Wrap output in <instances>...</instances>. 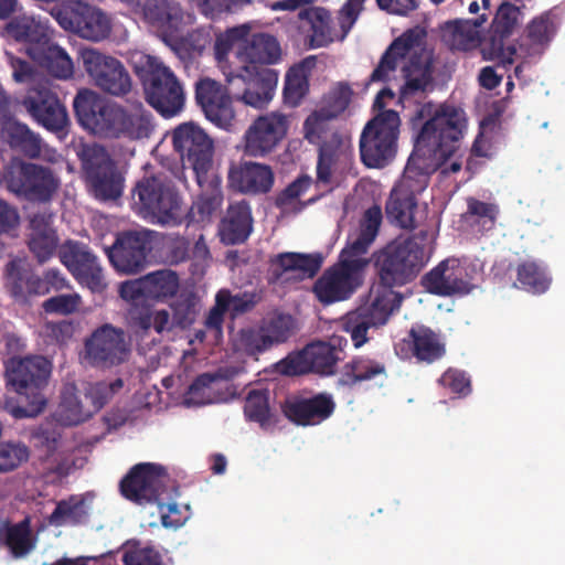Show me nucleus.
Listing matches in <instances>:
<instances>
[{
    "label": "nucleus",
    "instance_id": "1",
    "mask_svg": "<svg viewBox=\"0 0 565 565\" xmlns=\"http://www.w3.org/2000/svg\"><path fill=\"white\" fill-rule=\"evenodd\" d=\"M431 250L428 231L420 230L397 236L373 254L379 282L372 289V299L349 312L343 322L354 348L367 342L369 329L385 324L401 308L403 295L394 288L413 282L429 262Z\"/></svg>",
    "mask_w": 565,
    "mask_h": 565
},
{
    "label": "nucleus",
    "instance_id": "2",
    "mask_svg": "<svg viewBox=\"0 0 565 565\" xmlns=\"http://www.w3.org/2000/svg\"><path fill=\"white\" fill-rule=\"evenodd\" d=\"M466 129L467 117L462 109L450 105L438 106L420 127L404 173L394 188L417 201L433 173L458 150Z\"/></svg>",
    "mask_w": 565,
    "mask_h": 565
},
{
    "label": "nucleus",
    "instance_id": "3",
    "mask_svg": "<svg viewBox=\"0 0 565 565\" xmlns=\"http://www.w3.org/2000/svg\"><path fill=\"white\" fill-rule=\"evenodd\" d=\"M381 223V206L373 205L365 210L358 234L349 238L339 262L327 268L313 285L312 291L320 302L329 305L352 296L360 285L359 273L369 264L364 255L377 237Z\"/></svg>",
    "mask_w": 565,
    "mask_h": 565
},
{
    "label": "nucleus",
    "instance_id": "4",
    "mask_svg": "<svg viewBox=\"0 0 565 565\" xmlns=\"http://www.w3.org/2000/svg\"><path fill=\"white\" fill-rule=\"evenodd\" d=\"M237 57L242 65L236 73H230L226 78L242 79L245 84L241 96L243 103L254 108H265L274 96L278 82V73L268 65L276 64L281 58L279 41L265 32L252 33L239 42Z\"/></svg>",
    "mask_w": 565,
    "mask_h": 565
},
{
    "label": "nucleus",
    "instance_id": "5",
    "mask_svg": "<svg viewBox=\"0 0 565 565\" xmlns=\"http://www.w3.org/2000/svg\"><path fill=\"white\" fill-rule=\"evenodd\" d=\"M130 64L141 82L147 103L158 114L171 118L184 109V86L169 66L143 52L131 54Z\"/></svg>",
    "mask_w": 565,
    "mask_h": 565
},
{
    "label": "nucleus",
    "instance_id": "6",
    "mask_svg": "<svg viewBox=\"0 0 565 565\" xmlns=\"http://www.w3.org/2000/svg\"><path fill=\"white\" fill-rule=\"evenodd\" d=\"M131 210L142 220L158 225L181 223L182 198L164 174L145 175L131 190Z\"/></svg>",
    "mask_w": 565,
    "mask_h": 565
},
{
    "label": "nucleus",
    "instance_id": "7",
    "mask_svg": "<svg viewBox=\"0 0 565 565\" xmlns=\"http://www.w3.org/2000/svg\"><path fill=\"white\" fill-rule=\"evenodd\" d=\"M401 118L395 110L380 111L363 127L359 140L361 162L371 169L386 167L395 157Z\"/></svg>",
    "mask_w": 565,
    "mask_h": 565
},
{
    "label": "nucleus",
    "instance_id": "8",
    "mask_svg": "<svg viewBox=\"0 0 565 565\" xmlns=\"http://www.w3.org/2000/svg\"><path fill=\"white\" fill-rule=\"evenodd\" d=\"M9 191L34 204H50L61 188V178L47 166L20 161L9 173Z\"/></svg>",
    "mask_w": 565,
    "mask_h": 565
},
{
    "label": "nucleus",
    "instance_id": "9",
    "mask_svg": "<svg viewBox=\"0 0 565 565\" xmlns=\"http://www.w3.org/2000/svg\"><path fill=\"white\" fill-rule=\"evenodd\" d=\"M171 138L183 167L192 169L196 182L207 181L213 172L214 143L204 129L192 121L181 122L172 130Z\"/></svg>",
    "mask_w": 565,
    "mask_h": 565
},
{
    "label": "nucleus",
    "instance_id": "10",
    "mask_svg": "<svg viewBox=\"0 0 565 565\" xmlns=\"http://www.w3.org/2000/svg\"><path fill=\"white\" fill-rule=\"evenodd\" d=\"M342 341L334 335L329 342H313L289 354L280 363L282 374L290 376L308 373L322 376L335 374L337 364L342 360Z\"/></svg>",
    "mask_w": 565,
    "mask_h": 565
},
{
    "label": "nucleus",
    "instance_id": "11",
    "mask_svg": "<svg viewBox=\"0 0 565 565\" xmlns=\"http://www.w3.org/2000/svg\"><path fill=\"white\" fill-rule=\"evenodd\" d=\"M79 57L86 74L100 92L124 97L131 90L129 71L120 60L97 49H82Z\"/></svg>",
    "mask_w": 565,
    "mask_h": 565
},
{
    "label": "nucleus",
    "instance_id": "12",
    "mask_svg": "<svg viewBox=\"0 0 565 565\" xmlns=\"http://www.w3.org/2000/svg\"><path fill=\"white\" fill-rule=\"evenodd\" d=\"M64 30L79 38L98 42L109 36L111 22L99 8L83 1H71L52 12Z\"/></svg>",
    "mask_w": 565,
    "mask_h": 565
},
{
    "label": "nucleus",
    "instance_id": "13",
    "mask_svg": "<svg viewBox=\"0 0 565 565\" xmlns=\"http://www.w3.org/2000/svg\"><path fill=\"white\" fill-rule=\"evenodd\" d=\"M77 154L97 198L114 200L121 195L122 179L117 171L115 161L103 146L82 145Z\"/></svg>",
    "mask_w": 565,
    "mask_h": 565
},
{
    "label": "nucleus",
    "instance_id": "14",
    "mask_svg": "<svg viewBox=\"0 0 565 565\" xmlns=\"http://www.w3.org/2000/svg\"><path fill=\"white\" fill-rule=\"evenodd\" d=\"M153 233L150 230L119 233L114 244L105 247V254L113 267L124 274L141 271L152 248Z\"/></svg>",
    "mask_w": 565,
    "mask_h": 565
},
{
    "label": "nucleus",
    "instance_id": "15",
    "mask_svg": "<svg viewBox=\"0 0 565 565\" xmlns=\"http://www.w3.org/2000/svg\"><path fill=\"white\" fill-rule=\"evenodd\" d=\"M166 469L156 463L141 462L132 466L120 480L121 495L136 504L146 505L159 501L166 491Z\"/></svg>",
    "mask_w": 565,
    "mask_h": 565
},
{
    "label": "nucleus",
    "instance_id": "16",
    "mask_svg": "<svg viewBox=\"0 0 565 565\" xmlns=\"http://www.w3.org/2000/svg\"><path fill=\"white\" fill-rule=\"evenodd\" d=\"M19 105L43 128L57 134L70 124L66 107L58 95L44 85H34L26 89Z\"/></svg>",
    "mask_w": 565,
    "mask_h": 565
},
{
    "label": "nucleus",
    "instance_id": "17",
    "mask_svg": "<svg viewBox=\"0 0 565 565\" xmlns=\"http://www.w3.org/2000/svg\"><path fill=\"white\" fill-rule=\"evenodd\" d=\"M288 117L271 111L255 118L243 136V152L250 157H266L286 138Z\"/></svg>",
    "mask_w": 565,
    "mask_h": 565
},
{
    "label": "nucleus",
    "instance_id": "18",
    "mask_svg": "<svg viewBox=\"0 0 565 565\" xmlns=\"http://www.w3.org/2000/svg\"><path fill=\"white\" fill-rule=\"evenodd\" d=\"M52 363L43 355L13 356L6 363L8 384L20 396H43Z\"/></svg>",
    "mask_w": 565,
    "mask_h": 565
},
{
    "label": "nucleus",
    "instance_id": "19",
    "mask_svg": "<svg viewBox=\"0 0 565 565\" xmlns=\"http://www.w3.org/2000/svg\"><path fill=\"white\" fill-rule=\"evenodd\" d=\"M128 355L126 332L113 324H102L85 341V358L95 367H113L126 361Z\"/></svg>",
    "mask_w": 565,
    "mask_h": 565
},
{
    "label": "nucleus",
    "instance_id": "20",
    "mask_svg": "<svg viewBox=\"0 0 565 565\" xmlns=\"http://www.w3.org/2000/svg\"><path fill=\"white\" fill-rule=\"evenodd\" d=\"M60 259L81 286L97 294L107 288L100 262L86 244L66 242L61 247Z\"/></svg>",
    "mask_w": 565,
    "mask_h": 565
},
{
    "label": "nucleus",
    "instance_id": "21",
    "mask_svg": "<svg viewBox=\"0 0 565 565\" xmlns=\"http://www.w3.org/2000/svg\"><path fill=\"white\" fill-rule=\"evenodd\" d=\"M520 4L502 1L492 19L489 32L483 36V53L503 63H513L516 49L507 44L520 22Z\"/></svg>",
    "mask_w": 565,
    "mask_h": 565
},
{
    "label": "nucleus",
    "instance_id": "22",
    "mask_svg": "<svg viewBox=\"0 0 565 565\" xmlns=\"http://www.w3.org/2000/svg\"><path fill=\"white\" fill-rule=\"evenodd\" d=\"M153 130L152 115L141 102L129 108L113 104L104 137L135 141L149 138Z\"/></svg>",
    "mask_w": 565,
    "mask_h": 565
},
{
    "label": "nucleus",
    "instance_id": "23",
    "mask_svg": "<svg viewBox=\"0 0 565 565\" xmlns=\"http://www.w3.org/2000/svg\"><path fill=\"white\" fill-rule=\"evenodd\" d=\"M298 19L310 25V49H323L333 42H342L354 26L341 10L338 11L337 26L331 12L324 7L317 6L300 9Z\"/></svg>",
    "mask_w": 565,
    "mask_h": 565
},
{
    "label": "nucleus",
    "instance_id": "24",
    "mask_svg": "<svg viewBox=\"0 0 565 565\" xmlns=\"http://www.w3.org/2000/svg\"><path fill=\"white\" fill-rule=\"evenodd\" d=\"M139 7L145 22L156 28L164 41L193 22L192 14L177 0H141Z\"/></svg>",
    "mask_w": 565,
    "mask_h": 565
},
{
    "label": "nucleus",
    "instance_id": "25",
    "mask_svg": "<svg viewBox=\"0 0 565 565\" xmlns=\"http://www.w3.org/2000/svg\"><path fill=\"white\" fill-rule=\"evenodd\" d=\"M195 102L207 120L215 126L228 129L235 119L233 99L227 88L211 78H202L195 84Z\"/></svg>",
    "mask_w": 565,
    "mask_h": 565
},
{
    "label": "nucleus",
    "instance_id": "26",
    "mask_svg": "<svg viewBox=\"0 0 565 565\" xmlns=\"http://www.w3.org/2000/svg\"><path fill=\"white\" fill-rule=\"evenodd\" d=\"M335 409V403L326 392L316 393L315 395H290L281 404L282 414L294 423L301 427L308 425H320L329 418Z\"/></svg>",
    "mask_w": 565,
    "mask_h": 565
},
{
    "label": "nucleus",
    "instance_id": "27",
    "mask_svg": "<svg viewBox=\"0 0 565 565\" xmlns=\"http://www.w3.org/2000/svg\"><path fill=\"white\" fill-rule=\"evenodd\" d=\"M423 287L437 296L467 295L473 285L467 268L458 260H443L422 278Z\"/></svg>",
    "mask_w": 565,
    "mask_h": 565
},
{
    "label": "nucleus",
    "instance_id": "28",
    "mask_svg": "<svg viewBox=\"0 0 565 565\" xmlns=\"http://www.w3.org/2000/svg\"><path fill=\"white\" fill-rule=\"evenodd\" d=\"M7 275L11 280L12 296L15 298L26 295L44 296L52 291L70 288L66 278L57 268H49L43 271L42 276L23 274L17 262L12 260L7 265Z\"/></svg>",
    "mask_w": 565,
    "mask_h": 565
},
{
    "label": "nucleus",
    "instance_id": "29",
    "mask_svg": "<svg viewBox=\"0 0 565 565\" xmlns=\"http://www.w3.org/2000/svg\"><path fill=\"white\" fill-rule=\"evenodd\" d=\"M113 105L92 89H79L73 98V110L78 124L93 134L104 137Z\"/></svg>",
    "mask_w": 565,
    "mask_h": 565
},
{
    "label": "nucleus",
    "instance_id": "30",
    "mask_svg": "<svg viewBox=\"0 0 565 565\" xmlns=\"http://www.w3.org/2000/svg\"><path fill=\"white\" fill-rule=\"evenodd\" d=\"M274 179L271 168L256 161H241L228 171V184L243 194H267L274 184Z\"/></svg>",
    "mask_w": 565,
    "mask_h": 565
},
{
    "label": "nucleus",
    "instance_id": "31",
    "mask_svg": "<svg viewBox=\"0 0 565 565\" xmlns=\"http://www.w3.org/2000/svg\"><path fill=\"white\" fill-rule=\"evenodd\" d=\"M483 13L477 19H457L448 21L440 26V38L445 45L451 51H471L483 45L482 29L487 22Z\"/></svg>",
    "mask_w": 565,
    "mask_h": 565
},
{
    "label": "nucleus",
    "instance_id": "32",
    "mask_svg": "<svg viewBox=\"0 0 565 565\" xmlns=\"http://www.w3.org/2000/svg\"><path fill=\"white\" fill-rule=\"evenodd\" d=\"M402 344L406 349L405 355L419 363L430 364L446 354V345L439 333L426 326L411 328Z\"/></svg>",
    "mask_w": 565,
    "mask_h": 565
},
{
    "label": "nucleus",
    "instance_id": "33",
    "mask_svg": "<svg viewBox=\"0 0 565 565\" xmlns=\"http://www.w3.org/2000/svg\"><path fill=\"white\" fill-rule=\"evenodd\" d=\"M349 160L350 153L338 135H333L328 142H322L317 162V185L331 191L335 173L342 166H347Z\"/></svg>",
    "mask_w": 565,
    "mask_h": 565
},
{
    "label": "nucleus",
    "instance_id": "34",
    "mask_svg": "<svg viewBox=\"0 0 565 565\" xmlns=\"http://www.w3.org/2000/svg\"><path fill=\"white\" fill-rule=\"evenodd\" d=\"M322 265L323 256L319 253H281L270 259V271L275 281L288 271H296L299 279H312Z\"/></svg>",
    "mask_w": 565,
    "mask_h": 565
},
{
    "label": "nucleus",
    "instance_id": "35",
    "mask_svg": "<svg viewBox=\"0 0 565 565\" xmlns=\"http://www.w3.org/2000/svg\"><path fill=\"white\" fill-rule=\"evenodd\" d=\"M386 375L383 361L367 355H358L343 364L335 384L338 387L352 388L359 383L386 377Z\"/></svg>",
    "mask_w": 565,
    "mask_h": 565
},
{
    "label": "nucleus",
    "instance_id": "36",
    "mask_svg": "<svg viewBox=\"0 0 565 565\" xmlns=\"http://www.w3.org/2000/svg\"><path fill=\"white\" fill-rule=\"evenodd\" d=\"M252 230L253 216L248 202L242 200L231 204L220 226L222 241L226 244L243 243Z\"/></svg>",
    "mask_w": 565,
    "mask_h": 565
},
{
    "label": "nucleus",
    "instance_id": "37",
    "mask_svg": "<svg viewBox=\"0 0 565 565\" xmlns=\"http://www.w3.org/2000/svg\"><path fill=\"white\" fill-rule=\"evenodd\" d=\"M26 54L54 78L66 81L74 74L72 57L51 39L42 47L26 49Z\"/></svg>",
    "mask_w": 565,
    "mask_h": 565
},
{
    "label": "nucleus",
    "instance_id": "38",
    "mask_svg": "<svg viewBox=\"0 0 565 565\" xmlns=\"http://www.w3.org/2000/svg\"><path fill=\"white\" fill-rule=\"evenodd\" d=\"M7 33L15 41L28 44L26 49L43 47L51 39L46 21L30 15H18L6 26Z\"/></svg>",
    "mask_w": 565,
    "mask_h": 565
},
{
    "label": "nucleus",
    "instance_id": "39",
    "mask_svg": "<svg viewBox=\"0 0 565 565\" xmlns=\"http://www.w3.org/2000/svg\"><path fill=\"white\" fill-rule=\"evenodd\" d=\"M415 43L412 32H405L394 39L380 58V63L370 76L371 83H384L388 81L392 72L396 71L398 63L406 58Z\"/></svg>",
    "mask_w": 565,
    "mask_h": 565
},
{
    "label": "nucleus",
    "instance_id": "40",
    "mask_svg": "<svg viewBox=\"0 0 565 565\" xmlns=\"http://www.w3.org/2000/svg\"><path fill=\"white\" fill-rule=\"evenodd\" d=\"M516 278L513 286L523 291L541 295L551 288L547 267L533 258L522 259L515 266Z\"/></svg>",
    "mask_w": 565,
    "mask_h": 565
},
{
    "label": "nucleus",
    "instance_id": "41",
    "mask_svg": "<svg viewBox=\"0 0 565 565\" xmlns=\"http://www.w3.org/2000/svg\"><path fill=\"white\" fill-rule=\"evenodd\" d=\"M201 194L190 209L192 220L198 223L210 222L212 215L217 213L223 203L221 180L213 172L209 173V180L198 182Z\"/></svg>",
    "mask_w": 565,
    "mask_h": 565
},
{
    "label": "nucleus",
    "instance_id": "42",
    "mask_svg": "<svg viewBox=\"0 0 565 565\" xmlns=\"http://www.w3.org/2000/svg\"><path fill=\"white\" fill-rule=\"evenodd\" d=\"M405 85L401 88V96L406 98L418 92H424L433 82L431 60L423 55H413L404 67Z\"/></svg>",
    "mask_w": 565,
    "mask_h": 565
},
{
    "label": "nucleus",
    "instance_id": "43",
    "mask_svg": "<svg viewBox=\"0 0 565 565\" xmlns=\"http://www.w3.org/2000/svg\"><path fill=\"white\" fill-rule=\"evenodd\" d=\"M417 209V201L409 199L396 188H392L385 203V214L388 222L401 228H415L414 212Z\"/></svg>",
    "mask_w": 565,
    "mask_h": 565
},
{
    "label": "nucleus",
    "instance_id": "44",
    "mask_svg": "<svg viewBox=\"0 0 565 565\" xmlns=\"http://www.w3.org/2000/svg\"><path fill=\"white\" fill-rule=\"evenodd\" d=\"M3 131L13 149L31 158L40 156L41 138L26 124L10 120L4 125Z\"/></svg>",
    "mask_w": 565,
    "mask_h": 565
},
{
    "label": "nucleus",
    "instance_id": "45",
    "mask_svg": "<svg viewBox=\"0 0 565 565\" xmlns=\"http://www.w3.org/2000/svg\"><path fill=\"white\" fill-rule=\"evenodd\" d=\"M146 298L157 301L174 297L180 288L179 275L171 269H159L143 276Z\"/></svg>",
    "mask_w": 565,
    "mask_h": 565
},
{
    "label": "nucleus",
    "instance_id": "46",
    "mask_svg": "<svg viewBox=\"0 0 565 565\" xmlns=\"http://www.w3.org/2000/svg\"><path fill=\"white\" fill-rule=\"evenodd\" d=\"M1 544L9 547L15 558L28 555L35 547L29 520L8 525L4 529V533L0 530Z\"/></svg>",
    "mask_w": 565,
    "mask_h": 565
},
{
    "label": "nucleus",
    "instance_id": "47",
    "mask_svg": "<svg viewBox=\"0 0 565 565\" xmlns=\"http://www.w3.org/2000/svg\"><path fill=\"white\" fill-rule=\"evenodd\" d=\"M243 412L247 420L256 422L262 428H267L271 423L268 388L249 390L245 396Z\"/></svg>",
    "mask_w": 565,
    "mask_h": 565
},
{
    "label": "nucleus",
    "instance_id": "48",
    "mask_svg": "<svg viewBox=\"0 0 565 565\" xmlns=\"http://www.w3.org/2000/svg\"><path fill=\"white\" fill-rule=\"evenodd\" d=\"M86 515L84 501L71 495L56 503L55 509L47 518V523L53 526L78 525Z\"/></svg>",
    "mask_w": 565,
    "mask_h": 565
},
{
    "label": "nucleus",
    "instance_id": "49",
    "mask_svg": "<svg viewBox=\"0 0 565 565\" xmlns=\"http://www.w3.org/2000/svg\"><path fill=\"white\" fill-rule=\"evenodd\" d=\"M335 114L328 109H320L309 115L303 121V137L311 145L321 146L330 130V122Z\"/></svg>",
    "mask_w": 565,
    "mask_h": 565
},
{
    "label": "nucleus",
    "instance_id": "50",
    "mask_svg": "<svg viewBox=\"0 0 565 565\" xmlns=\"http://www.w3.org/2000/svg\"><path fill=\"white\" fill-rule=\"evenodd\" d=\"M173 323L179 330L190 328L198 316V299L193 294H181L169 305Z\"/></svg>",
    "mask_w": 565,
    "mask_h": 565
},
{
    "label": "nucleus",
    "instance_id": "51",
    "mask_svg": "<svg viewBox=\"0 0 565 565\" xmlns=\"http://www.w3.org/2000/svg\"><path fill=\"white\" fill-rule=\"evenodd\" d=\"M221 296L227 299V310L232 319L252 312L260 302L262 296L256 291H243L233 295L228 289H220Z\"/></svg>",
    "mask_w": 565,
    "mask_h": 565
},
{
    "label": "nucleus",
    "instance_id": "52",
    "mask_svg": "<svg viewBox=\"0 0 565 565\" xmlns=\"http://www.w3.org/2000/svg\"><path fill=\"white\" fill-rule=\"evenodd\" d=\"M30 452L21 441L0 443V473L15 470L29 460Z\"/></svg>",
    "mask_w": 565,
    "mask_h": 565
},
{
    "label": "nucleus",
    "instance_id": "53",
    "mask_svg": "<svg viewBox=\"0 0 565 565\" xmlns=\"http://www.w3.org/2000/svg\"><path fill=\"white\" fill-rule=\"evenodd\" d=\"M309 88L308 78L301 66H294L286 74L284 97L290 106L297 107Z\"/></svg>",
    "mask_w": 565,
    "mask_h": 565
},
{
    "label": "nucleus",
    "instance_id": "54",
    "mask_svg": "<svg viewBox=\"0 0 565 565\" xmlns=\"http://www.w3.org/2000/svg\"><path fill=\"white\" fill-rule=\"evenodd\" d=\"M238 347L248 355H257L270 349L268 335L260 328H243L238 331Z\"/></svg>",
    "mask_w": 565,
    "mask_h": 565
},
{
    "label": "nucleus",
    "instance_id": "55",
    "mask_svg": "<svg viewBox=\"0 0 565 565\" xmlns=\"http://www.w3.org/2000/svg\"><path fill=\"white\" fill-rule=\"evenodd\" d=\"M227 312V299L217 291L214 296V303L210 307V311L204 320L206 330L212 332L215 341L222 340L223 324Z\"/></svg>",
    "mask_w": 565,
    "mask_h": 565
},
{
    "label": "nucleus",
    "instance_id": "56",
    "mask_svg": "<svg viewBox=\"0 0 565 565\" xmlns=\"http://www.w3.org/2000/svg\"><path fill=\"white\" fill-rule=\"evenodd\" d=\"M552 22L548 15L533 19L526 26V38L534 46V53H542V50L551 41Z\"/></svg>",
    "mask_w": 565,
    "mask_h": 565
},
{
    "label": "nucleus",
    "instance_id": "57",
    "mask_svg": "<svg viewBox=\"0 0 565 565\" xmlns=\"http://www.w3.org/2000/svg\"><path fill=\"white\" fill-rule=\"evenodd\" d=\"M292 327L294 318L290 315L274 316L263 326L270 347L286 342L291 334Z\"/></svg>",
    "mask_w": 565,
    "mask_h": 565
},
{
    "label": "nucleus",
    "instance_id": "58",
    "mask_svg": "<svg viewBox=\"0 0 565 565\" xmlns=\"http://www.w3.org/2000/svg\"><path fill=\"white\" fill-rule=\"evenodd\" d=\"M79 303V295L63 294L45 299L42 302V310L47 315L70 316L78 310Z\"/></svg>",
    "mask_w": 565,
    "mask_h": 565
},
{
    "label": "nucleus",
    "instance_id": "59",
    "mask_svg": "<svg viewBox=\"0 0 565 565\" xmlns=\"http://www.w3.org/2000/svg\"><path fill=\"white\" fill-rule=\"evenodd\" d=\"M312 184V179L309 175H300L289 183L275 199V206L281 211H287L298 198L302 195Z\"/></svg>",
    "mask_w": 565,
    "mask_h": 565
},
{
    "label": "nucleus",
    "instance_id": "60",
    "mask_svg": "<svg viewBox=\"0 0 565 565\" xmlns=\"http://www.w3.org/2000/svg\"><path fill=\"white\" fill-rule=\"evenodd\" d=\"M60 409L65 425H79L93 413L90 409H85L76 395H72V393L63 395Z\"/></svg>",
    "mask_w": 565,
    "mask_h": 565
},
{
    "label": "nucleus",
    "instance_id": "61",
    "mask_svg": "<svg viewBox=\"0 0 565 565\" xmlns=\"http://www.w3.org/2000/svg\"><path fill=\"white\" fill-rule=\"evenodd\" d=\"M58 237L56 232L29 236V247L39 263H44L52 257L56 250Z\"/></svg>",
    "mask_w": 565,
    "mask_h": 565
},
{
    "label": "nucleus",
    "instance_id": "62",
    "mask_svg": "<svg viewBox=\"0 0 565 565\" xmlns=\"http://www.w3.org/2000/svg\"><path fill=\"white\" fill-rule=\"evenodd\" d=\"M60 439V433L49 427H40L31 434L32 445L42 452L44 458L55 454Z\"/></svg>",
    "mask_w": 565,
    "mask_h": 565
},
{
    "label": "nucleus",
    "instance_id": "63",
    "mask_svg": "<svg viewBox=\"0 0 565 565\" xmlns=\"http://www.w3.org/2000/svg\"><path fill=\"white\" fill-rule=\"evenodd\" d=\"M247 35V26H237L230 29L224 35L217 36L214 42V56L218 62L227 58L233 50L235 42L243 41Z\"/></svg>",
    "mask_w": 565,
    "mask_h": 565
},
{
    "label": "nucleus",
    "instance_id": "64",
    "mask_svg": "<svg viewBox=\"0 0 565 565\" xmlns=\"http://www.w3.org/2000/svg\"><path fill=\"white\" fill-rule=\"evenodd\" d=\"M125 565H166L161 554L153 547H138L126 551Z\"/></svg>",
    "mask_w": 565,
    "mask_h": 565
}]
</instances>
